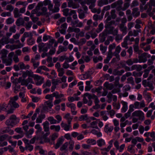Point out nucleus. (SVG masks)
I'll use <instances>...</instances> for the list:
<instances>
[{"label": "nucleus", "mask_w": 155, "mask_h": 155, "mask_svg": "<svg viewBox=\"0 0 155 155\" xmlns=\"http://www.w3.org/2000/svg\"><path fill=\"white\" fill-rule=\"evenodd\" d=\"M14 9V7L11 5H8L6 7V10H9L10 12L12 11Z\"/></svg>", "instance_id": "37998d69"}, {"label": "nucleus", "mask_w": 155, "mask_h": 155, "mask_svg": "<svg viewBox=\"0 0 155 155\" xmlns=\"http://www.w3.org/2000/svg\"><path fill=\"white\" fill-rule=\"evenodd\" d=\"M41 10L42 12H41L44 15H46V17H48V14L47 12V9L46 7H44L41 9Z\"/></svg>", "instance_id": "aec40b11"}, {"label": "nucleus", "mask_w": 155, "mask_h": 155, "mask_svg": "<svg viewBox=\"0 0 155 155\" xmlns=\"http://www.w3.org/2000/svg\"><path fill=\"white\" fill-rule=\"evenodd\" d=\"M68 6L70 8L72 7L73 8H77L72 1H70L68 2Z\"/></svg>", "instance_id": "a211bd4d"}, {"label": "nucleus", "mask_w": 155, "mask_h": 155, "mask_svg": "<svg viewBox=\"0 0 155 155\" xmlns=\"http://www.w3.org/2000/svg\"><path fill=\"white\" fill-rule=\"evenodd\" d=\"M81 155H92L91 153L87 151H81Z\"/></svg>", "instance_id": "69168bd1"}, {"label": "nucleus", "mask_w": 155, "mask_h": 155, "mask_svg": "<svg viewBox=\"0 0 155 155\" xmlns=\"http://www.w3.org/2000/svg\"><path fill=\"white\" fill-rule=\"evenodd\" d=\"M18 45H13V47H14V49L21 48L23 46V45L21 43H18Z\"/></svg>", "instance_id": "09e8293b"}, {"label": "nucleus", "mask_w": 155, "mask_h": 155, "mask_svg": "<svg viewBox=\"0 0 155 155\" xmlns=\"http://www.w3.org/2000/svg\"><path fill=\"white\" fill-rule=\"evenodd\" d=\"M14 54V53L13 52H11L8 55V60L12 61V58Z\"/></svg>", "instance_id": "3c124183"}, {"label": "nucleus", "mask_w": 155, "mask_h": 155, "mask_svg": "<svg viewBox=\"0 0 155 155\" xmlns=\"http://www.w3.org/2000/svg\"><path fill=\"white\" fill-rule=\"evenodd\" d=\"M124 5L122 8V10L125 11L129 7L130 4L129 3L126 2L124 3Z\"/></svg>", "instance_id": "e433bc0d"}, {"label": "nucleus", "mask_w": 155, "mask_h": 155, "mask_svg": "<svg viewBox=\"0 0 155 155\" xmlns=\"http://www.w3.org/2000/svg\"><path fill=\"white\" fill-rule=\"evenodd\" d=\"M79 12L78 16L80 19H82L84 18L85 17V14L84 12Z\"/></svg>", "instance_id": "a18cd8bd"}, {"label": "nucleus", "mask_w": 155, "mask_h": 155, "mask_svg": "<svg viewBox=\"0 0 155 155\" xmlns=\"http://www.w3.org/2000/svg\"><path fill=\"white\" fill-rule=\"evenodd\" d=\"M77 81L76 80H74L73 82L69 84V87L70 88H72L73 86L77 84Z\"/></svg>", "instance_id": "6e6d98bb"}, {"label": "nucleus", "mask_w": 155, "mask_h": 155, "mask_svg": "<svg viewBox=\"0 0 155 155\" xmlns=\"http://www.w3.org/2000/svg\"><path fill=\"white\" fill-rule=\"evenodd\" d=\"M20 120V119L17 117L15 115H12L6 120L5 124L7 125L11 126L12 127L19 123Z\"/></svg>", "instance_id": "f03ea898"}, {"label": "nucleus", "mask_w": 155, "mask_h": 155, "mask_svg": "<svg viewBox=\"0 0 155 155\" xmlns=\"http://www.w3.org/2000/svg\"><path fill=\"white\" fill-rule=\"evenodd\" d=\"M27 72L28 73V77H33L35 74H33V72H32L31 70H27Z\"/></svg>", "instance_id": "de8ad7c7"}, {"label": "nucleus", "mask_w": 155, "mask_h": 155, "mask_svg": "<svg viewBox=\"0 0 155 155\" xmlns=\"http://www.w3.org/2000/svg\"><path fill=\"white\" fill-rule=\"evenodd\" d=\"M147 86L149 87L150 88V90L151 91L153 90L154 88L153 84L149 81L147 82Z\"/></svg>", "instance_id": "4c0bfd02"}, {"label": "nucleus", "mask_w": 155, "mask_h": 155, "mask_svg": "<svg viewBox=\"0 0 155 155\" xmlns=\"http://www.w3.org/2000/svg\"><path fill=\"white\" fill-rule=\"evenodd\" d=\"M49 121L51 124H55L57 122V121L52 117H49Z\"/></svg>", "instance_id": "cd10ccee"}, {"label": "nucleus", "mask_w": 155, "mask_h": 155, "mask_svg": "<svg viewBox=\"0 0 155 155\" xmlns=\"http://www.w3.org/2000/svg\"><path fill=\"white\" fill-rule=\"evenodd\" d=\"M114 129V127L113 126L108 127V124H107L105 126L104 128V131L105 132L108 133L109 132H111Z\"/></svg>", "instance_id": "9b49d317"}, {"label": "nucleus", "mask_w": 155, "mask_h": 155, "mask_svg": "<svg viewBox=\"0 0 155 155\" xmlns=\"http://www.w3.org/2000/svg\"><path fill=\"white\" fill-rule=\"evenodd\" d=\"M14 21V19L12 18H9L6 20V23L8 25L10 24Z\"/></svg>", "instance_id": "473e14b6"}, {"label": "nucleus", "mask_w": 155, "mask_h": 155, "mask_svg": "<svg viewBox=\"0 0 155 155\" xmlns=\"http://www.w3.org/2000/svg\"><path fill=\"white\" fill-rule=\"evenodd\" d=\"M108 33L107 30H104L103 32L100 34L99 35V36H100L101 35H102L103 36H104L106 37L107 36Z\"/></svg>", "instance_id": "8fccbe9b"}, {"label": "nucleus", "mask_w": 155, "mask_h": 155, "mask_svg": "<svg viewBox=\"0 0 155 155\" xmlns=\"http://www.w3.org/2000/svg\"><path fill=\"white\" fill-rule=\"evenodd\" d=\"M119 27L123 31H125L126 30V27H124V25L123 24H120Z\"/></svg>", "instance_id": "338daca9"}, {"label": "nucleus", "mask_w": 155, "mask_h": 155, "mask_svg": "<svg viewBox=\"0 0 155 155\" xmlns=\"http://www.w3.org/2000/svg\"><path fill=\"white\" fill-rule=\"evenodd\" d=\"M18 65H19L20 68L21 69L23 70L26 69L25 64L23 62H21L19 63Z\"/></svg>", "instance_id": "a19ab883"}, {"label": "nucleus", "mask_w": 155, "mask_h": 155, "mask_svg": "<svg viewBox=\"0 0 155 155\" xmlns=\"http://www.w3.org/2000/svg\"><path fill=\"white\" fill-rule=\"evenodd\" d=\"M69 149L70 151H72L74 148V142L72 140H71L69 142Z\"/></svg>", "instance_id": "4be33fe9"}, {"label": "nucleus", "mask_w": 155, "mask_h": 155, "mask_svg": "<svg viewBox=\"0 0 155 155\" xmlns=\"http://www.w3.org/2000/svg\"><path fill=\"white\" fill-rule=\"evenodd\" d=\"M8 104H10L11 107H14L15 108H18L19 107V104L14 101L13 98H12L9 102Z\"/></svg>", "instance_id": "423d86ee"}, {"label": "nucleus", "mask_w": 155, "mask_h": 155, "mask_svg": "<svg viewBox=\"0 0 155 155\" xmlns=\"http://www.w3.org/2000/svg\"><path fill=\"white\" fill-rule=\"evenodd\" d=\"M87 143L92 144L93 145H95L96 144V142L95 140L93 139H89L87 141Z\"/></svg>", "instance_id": "bb28decb"}, {"label": "nucleus", "mask_w": 155, "mask_h": 155, "mask_svg": "<svg viewBox=\"0 0 155 155\" xmlns=\"http://www.w3.org/2000/svg\"><path fill=\"white\" fill-rule=\"evenodd\" d=\"M50 129L51 130H54L56 132H59L60 129V127L59 125H52L50 126Z\"/></svg>", "instance_id": "2eb2a0df"}, {"label": "nucleus", "mask_w": 155, "mask_h": 155, "mask_svg": "<svg viewBox=\"0 0 155 155\" xmlns=\"http://www.w3.org/2000/svg\"><path fill=\"white\" fill-rule=\"evenodd\" d=\"M51 37L49 35V39H50V40L49 41V48H50V47L52 46L53 44L55 42L54 41L55 40L54 39H51Z\"/></svg>", "instance_id": "c756f323"}, {"label": "nucleus", "mask_w": 155, "mask_h": 155, "mask_svg": "<svg viewBox=\"0 0 155 155\" xmlns=\"http://www.w3.org/2000/svg\"><path fill=\"white\" fill-rule=\"evenodd\" d=\"M86 3L88 5H90L94 3H95L96 0H85Z\"/></svg>", "instance_id": "c03bdc74"}, {"label": "nucleus", "mask_w": 155, "mask_h": 155, "mask_svg": "<svg viewBox=\"0 0 155 155\" xmlns=\"http://www.w3.org/2000/svg\"><path fill=\"white\" fill-rule=\"evenodd\" d=\"M63 141V139L62 138H59L58 140L57 143L55 146V149H58L60 145L62 144Z\"/></svg>", "instance_id": "f8f14e48"}, {"label": "nucleus", "mask_w": 155, "mask_h": 155, "mask_svg": "<svg viewBox=\"0 0 155 155\" xmlns=\"http://www.w3.org/2000/svg\"><path fill=\"white\" fill-rule=\"evenodd\" d=\"M29 83V81L28 80V78L26 79H23L22 80V82H21V85L27 86Z\"/></svg>", "instance_id": "5701e85b"}, {"label": "nucleus", "mask_w": 155, "mask_h": 155, "mask_svg": "<svg viewBox=\"0 0 155 155\" xmlns=\"http://www.w3.org/2000/svg\"><path fill=\"white\" fill-rule=\"evenodd\" d=\"M147 53L144 52L138 57L139 62V63H145L147 60Z\"/></svg>", "instance_id": "20e7f679"}, {"label": "nucleus", "mask_w": 155, "mask_h": 155, "mask_svg": "<svg viewBox=\"0 0 155 155\" xmlns=\"http://www.w3.org/2000/svg\"><path fill=\"white\" fill-rule=\"evenodd\" d=\"M104 28V25L103 23H101L98 25V28L96 29V31L99 33L102 31Z\"/></svg>", "instance_id": "6ab92c4d"}, {"label": "nucleus", "mask_w": 155, "mask_h": 155, "mask_svg": "<svg viewBox=\"0 0 155 155\" xmlns=\"http://www.w3.org/2000/svg\"><path fill=\"white\" fill-rule=\"evenodd\" d=\"M144 74L143 75V77L144 78H147L148 75L149 73V70H148L147 69H145L144 70Z\"/></svg>", "instance_id": "603ef678"}, {"label": "nucleus", "mask_w": 155, "mask_h": 155, "mask_svg": "<svg viewBox=\"0 0 155 155\" xmlns=\"http://www.w3.org/2000/svg\"><path fill=\"white\" fill-rule=\"evenodd\" d=\"M143 73V72L142 71L139 72H136L135 71H134L133 72V75L135 77H140L142 75Z\"/></svg>", "instance_id": "7c9ffc66"}, {"label": "nucleus", "mask_w": 155, "mask_h": 155, "mask_svg": "<svg viewBox=\"0 0 155 155\" xmlns=\"http://www.w3.org/2000/svg\"><path fill=\"white\" fill-rule=\"evenodd\" d=\"M46 44H45L43 42L39 43L38 45V47L39 48V51L40 52L42 51V48L45 46Z\"/></svg>", "instance_id": "a878e982"}, {"label": "nucleus", "mask_w": 155, "mask_h": 155, "mask_svg": "<svg viewBox=\"0 0 155 155\" xmlns=\"http://www.w3.org/2000/svg\"><path fill=\"white\" fill-rule=\"evenodd\" d=\"M43 128L45 132H47L45 134L42 136H39L36 137V140H42L44 139V142H48V138L47 137V136L48 135V121H46L43 124Z\"/></svg>", "instance_id": "f257e3e1"}, {"label": "nucleus", "mask_w": 155, "mask_h": 155, "mask_svg": "<svg viewBox=\"0 0 155 155\" xmlns=\"http://www.w3.org/2000/svg\"><path fill=\"white\" fill-rule=\"evenodd\" d=\"M88 115L87 114L82 115L80 117L79 120L80 121L86 120L87 119Z\"/></svg>", "instance_id": "b1692460"}, {"label": "nucleus", "mask_w": 155, "mask_h": 155, "mask_svg": "<svg viewBox=\"0 0 155 155\" xmlns=\"http://www.w3.org/2000/svg\"><path fill=\"white\" fill-rule=\"evenodd\" d=\"M61 127L63 128L66 131H69L70 128L71 129H72L71 125H68L63 122L61 123Z\"/></svg>", "instance_id": "6e6552de"}, {"label": "nucleus", "mask_w": 155, "mask_h": 155, "mask_svg": "<svg viewBox=\"0 0 155 155\" xmlns=\"http://www.w3.org/2000/svg\"><path fill=\"white\" fill-rule=\"evenodd\" d=\"M65 60L67 62H71L74 60V58L72 55H71L69 56V58H66Z\"/></svg>", "instance_id": "f704fd0d"}, {"label": "nucleus", "mask_w": 155, "mask_h": 155, "mask_svg": "<svg viewBox=\"0 0 155 155\" xmlns=\"http://www.w3.org/2000/svg\"><path fill=\"white\" fill-rule=\"evenodd\" d=\"M126 63L128 65L130 66L133 64V61L131 59L127 60L126 62Z\"/></svg>", "instance_id": "ea45409f"}, {"label": "nucleus", "mask_w": 155, "mask_h": 155, "mask_svg": "<svg viewBox=\"0 0 155 155\" xmlns=\"http://www.w3.org/2000/svg\"><path fill=\"white\" fill-rule=\"evenodd\" d=\"M27 5L26 2L18 1L16 3V5H23L24 6H26Z\"/></svg>", "instance_id": "c9c22d12"}, {"label": "nucleus", "mask_w": 155, "mask_h": 155, "mask_svg": "<svg viewBox=\"0 0 155 155\" xmlns=\"http://www.w3.org/2000/svg\"><path fill=\"white\" fill-rule=\"evenodd\" d=\"M148 3L149 5L155 7V0H150Z\"/></svg>", "instance_id": "052dcab7"}, {"label": "nucleus", "mask_w": 155, "mask_h": 155, "mask_svg": "<svg viewBox=\"0 0 155 155\" xmlns=\"http://www.w3.org/2000/svg\"><path fill=\"white\" fill-rule=\"evenodd\" d=\"M24 136V134H22L21 135H14V136L13 137V138L18 139L19 138H21L22 137Z\"/></svg>", "instance_id": "13d9d810"}, {"label": "nucleus", "mask_w": 155, "mask_h": 155, "mask_svg": "<svg viewBox=\"0 0 155 155\" xmlns=\"http://www.w3.org/2000/svg\"><path fill=\"white\" fill-rule=\"evenodd\" d=\"M106 37L104 36H103L102 35L100 37H99V41L101 42L102 43L104 42L106 40Z\"/></svg>", "instance_id": "0e129e2a"}, {"label": "nucleus", "mask_w": 155, "mask_h": 155, "mask_svg": "<svg viewBox=\"0 0 155 155\" xmlns=\"http://www.w3.org/2000/svg\"><path fill=\"white\" fill-rule=\"evenodd\" d=\"M15 109L11 107V108L8 110L6 111L7 114H12L14 112Z\"/></svg>", "instance_id": "e2e57ef3"}, {"label": "nucleus", "mask_w": 155, "mask_h": 155, "mask_svg": "<svg viewBox=\"0 0 155 155\" xmlns=\"http://www.w3.org/2000/svg\"><path fill=\"white\" fill-rule=\"evenodd\" d=\"M8 136L7 134H5L0 136V141H4Z\"/></svg>", "instance_id": "2f4dec72"}, {"label": "nucleus", "mask_w": 155, "mask_h": 155, "mask_svg": "<svg viewBox=\"0 0 155 155\" xmlns=\"http://www.w3.org/2000/svg\"><path fill=\"white\" fill-rule=\"evenodd\" d=\"M8 37L3 36L2 38L0 40V44L2 45H4L5 44H6L8 43L9 42L8 41Z\"/></svg>", "instance_id": "0eeeda50"}, {"label": "nucleus", "mask_w": 155, "mask_h": 155, "mask_svg": "<svg viewBox=\"0 0 155 155\" xmlns=\"http://www.w3.org/2000/svg\"><path fill=\"white\" fill-rule=\"evenodd\" d=\"M121 103L123 105V107L121 109V112L122 113H125L127 110L128 107L127 104V103L126 102L122 101Z\"/></svg>", "instance_id": "9d476101"}, {"label": "nucleus", "mask_w": 155, "mask_h": 155, "mask_svg": "<svg viewBox=\"0 0 155 155\" xmlns=\"http://www.w3.org/2000/svg\"><path fill=\"white\" fill-rule=\"evenodd\" d=\"M111 17L113 19H114L116 17L115 14V10H112L110 12Z\"/></svg>", "instance_id": "72a5a7b5"}, {"label": "nucleus", "mask_w": 155, "mask_h": 155, "mask_svg": "<svg viewBox=\"0 0 155 155\" xmlns=\"http://www.w3.org/2000/svg\"><path fill=\"white\" fill-rule=\"evenodd\" d=\"M69 11V9L68 8L64 9L62 10V12H63L64 15L67 16L68 15V12Z\"/></svg>", "instance_id": "58836bf2"}, {"label": "nucleus", "mask_w": 155, "mask_h": 155, "mask_svg": "<svg viewBox=\"0 0 155 155\" xmlns=\"http://www.w3.org/2000/svg\"><path fill=\"white\" fill-rule=\"evenodd\" d=\"M133 117H138L139 120H143L144 118L143 113L140 110H136L132 114Z\"/></svg>", "instance_id": "7ed1b4c3"}, {"label": "nucleus", "mask_w": 155, "mask_h": 155, "mask_svg": "<svg viewBox=\"0 0 155 155\" xmlns=\"http://www.w3.org/2000/svg\"><path fill=\"white\" fill-rule=\"evenodd\" d=\"M84 95L86 97H87L89 100L91 99L94 98L92 96L91 94H89L88 93H86L84 94Z\"/></svg>", "instance_id": "49530a36"}, {"label": "nucleus", "mask_w": 155, "mask_h": 155, "mask_svg": "<svg viewBox=\"0 0 155 155\" xmlns=\"http://www.w3.org/2000/svg\"><path fill=\"white\" fill-rule=\"evenodd\" d=\"M16 28V26L15 25H14L12 26L10 28L9 31L10 32H12L13 33H15L16 30L15 29Z\"/></svg>", "instance_id": "79ce46f5"}, {"label": "nucleus", "mask_w": 155, "mask_h": 155, "mask_svg": "<svg viewBox=\"0 0 155 155\" xmlns=\"http://www.w3.org/2000/svg\"><path fill=\"white\" fill-rule=\"evenodd\" d=\"M52 6V5L51 3V2L49 0V7ZM50 8L49 7V10H51L49 9ZM59 8L54 6V8L51 10L52 13H55L58 12L59 11Z\"/></svg>", "instance_id": "4468645a"}, {"label": "nucleus", "mask_w": 155, "mask_h": 155, "mask_svg": "<svg viewBox=\"0 0 155 155\" xmlns=\"http://www.w3.org/2000/svg\"><path fill=\"white\" fill-rule=\"evenodd\" d=\"M97 142L98 145L100 147H101L103 145H105V144L104 140L102 139L98 140Z\"/></svg>", "instance_id": "dca6fc26"}, {"label": "nucleus", "mask_w": 155, "mask_h": 155, "mask_svg": "<svg viewBox=\"0 0 155 155\" xmlns=\"http://www.w3.org/2000/svg\"><path fill=\"white\" fill-rule=\"evenodd\" d=\"M92 73L91 72L89 71H87V72H86L85 74H83V76H86V78H89L91 76V75L92 74Z\"/></svg>", "instance_id": "c85d7f7f"}, {"label": "nucleus", "mask_w": 155, "mask_h": 155, "mask_svg": "<svg viewBox=\"0 0 155 155\" xmlns=\"http://www.w3.org/2000/svg\"><path fill=\"white\" fill-rule=\"evenodd\" d=\"M139 3L137 1H133L131 5V7L132 8L133 7L136 6L138 5Z\"/></svg>", "instance_id": "5fc2aeb1"}, {"label": "nucleus", "mask_w": 155, "mask_h": 155, "mask_svg": "<svg viewBox=\"0 0 155 155\" xmlns=\"http://www.w3.org/2000/svg\"><path fill=\"white\" fill-rule=\"evenodd\" d=\"M43 106L42 108L41 109V111L43 112L46 111L48 112V101H45L44 104H42Z\"/></svg>", "instance_id": "1a4fd4ad"}, {"label": "nucleus", "mask_w": 155, "mask_h": 155, "mask_svg": "<svg viewBox=\"0 0 155 155\" xmlns=\"http://www.w3.org/2000/svg\"><path fill=\"white\" fill-rule=\"evenodd\" d=\"M58 92H56L51 94H49V99H51V98L54 97H55L56 99L58 98Z\"/></svg>", "instance_id": "393cba45"}, {"label": "nucleus", "mask_w": 155, "mask_h": 155, "mask_svg": "<svg viewBox=\"0 0 155 155\" xmlns=\"http://www.w3.org/2000/svg\"><path fill=\"white\" fill-rule=\"evenodd\" d=\"M31 97L32 98V101L34 102H38V97H34L33 96H31Z\"/></svg>", "instance_id": "bf43d9fd"}, {"label": "nucleus", "mask_w": 155, "mask_h": 155, "mask_svg": "<svg viewBox=\"0 0 155 155\" xmlns=\"http://www.w3.org/2000/svg\"><path fill=\"white\" fill-rule=\"evenodd\" d=\"M32 23L31 21H30L28 22V24H26L25 26V28L28 29L30 28L31 26Z\"/></svg>", "instance_id": "864d4df0"}, {"label": "nucleus", "mask_w": 155, "mask_h": 155, "mask_svg": "<svg viewBox=\"0 0 155 155\" xmlns=\"http://www.w3.org/2000/svg\"><path fill=\"white\" fill-rule=\"evenodd\" d=\"M24 23V21L22 18H20L17 19L16 22V25L18 26L23 25Z\"/></svg>", "instance_id": "ddd939ff"}, {"label": "nucleus", "mask_w": 155, "mask_h": 155, "mask_svg": "<svg viewBox=\"0 0 155 155\" xmlns=\"http://www.w3.org/2000/svg\"><path fill=\"white\" fill-rule=\"evenodd\" d=\"M58 133H55L53 134L51 136V139L49 138V143L54 145V140L58 137Z\"/></svg>", "instance_id": "39448f33"}, {"label": "nucleus", "mask_w": 155, "mask_h": 155, "mask_svg": "<svg viewBox=\"0 0 155 155\" xmlns=\"http://www.w3.org/2000/svg\"><path fill=\"white\" fill-rule=\"evenodd\" d=\"M97 121H93L90 124L91 125V126L90 127L95 128L97 129H98L99 128L97 125Z\"/></svg>", "instance_id": "412c9836"}, {"label": "nucleus", "mask_w": 155, "mask_h": 155, "mask_svg": "<svg viewBox=\"0 0 155 155\" xmlns=\"http://www.w3.org/2000/svg\"><path fill=\"white\" fill-rule=\"evenodd\" d=\"M66 61H65L63 64V67L65 69H67L69 67V65L67 63Z\"/></svg>", "instance_id": "774afa93"}, {"label": "nucleus", "mask_w": 155, "mask_h": 155, "mask_svg": "<svg viewBox=\"0 0 155 155\" xmlns=\"http://www.w3.org/2000/svg\"><path fill=\"white\" fill-rule=\"evenodd\" d=\"M31 38H28L27 40L28 44L29 45H32L35 43V41L33 40L31 41Z\"/></svg>", "instance_id": "680f3d73"}, {"label": "nucleus", "mask_w": 155, "mask_h": 155, "mask_svg": "<svg viewBox=\"0 0 155 155\" xmlns=\"http://www.w3.org/2000/svg\"><path fill=\"white\" fill-rule=\"evenodd\" d=\"M14 16L15 18H18L21 15V14H19L18 9L17 8H15L14 11Z\"/></svg>", "instance_id": "f3484780"}, {"label": "nucleus", "mask_w": 155, "mask_h": 155, "mask_svg": "<svg viewBox=\"0 0 155 155\" xmlns=\"http://www.w3.org/2000/svg\"><path fill=\"white\" fill-rule=\"evenodd\" d=\"M134 105L133 104H131L130 105L128 111V112L130 113V114L134 110Z\"/></svg>", "instance_id": "4d7b16f0"}]
</instances>
